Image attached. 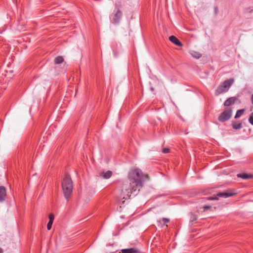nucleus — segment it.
Masks as SVG:
<instances>
[{
  "instance_id": "f03ea898",
  "label": "nucleus",
  "mask_w": 253,
  "mask_h": 253,
  "mask_svg": "<svg viewBox=\"0 0 253 253\" xmlns=\"http://www.w3.org/2000/svg\"><path fill=\"white\" fill-rule=\"evenodd\" d=\"M62 188L65 198L69 200L73 191V182L69 175H65L62 183Z\"/></svg>"
},
{
  "instance_id": "9b49d317",
  "label": "nucleus",
  "mask_w": 253,
  "mask_h": 253,
  "mask_svg": "<svg viewBox=\"0 0 253 253\" xmlns=\"http://www.w3.org/2000/svg\"><path fill=\"white\" fill-rule=\"evenodd\" d=\"M236 100V98L235 97H230L228 99H227L224 103V105L225 106H229L231 104H233L235 100Z\"/></svg>"
},
{
  "instance_id": "20e7f679",
  "label": "nucleus",
  "mask_w": 253,
  "mask_h": 253,
  "mask_svg": "<svg viewBox=\"0 0 253 253\" xmlns=\"http://www.w3.org/2000/svg\"><path fill=\"white\" fill-rule=\"evenodd\" d=\"M232 115V110L230 109L225 110L218 117L220 122H224L229 120Z\"/></svg>"
},
{
  "instance_id": "1a4fd4ad",
  "label": "nucleus",
  "mask_w": 253,
  "mask_h": 253,
  "mask_svg": "<svg viewBox=\"0 0 253 253\" xmlns=\"http://www.w3.org/2000/svg\"><path fill=\"white\" fill-rule=\"evenodd\" d=\"M138 250L136 248L122 249L119 253H138Z\"/></svg>"
},
{
  "instance_id": "dca6fc26",
  "label": "nucleus",
  "mask_w": 253,
  "mask_h": 253,
  "mask_svg": "<svg viewBox=\"0 0 253 253\" xmlns=\"http://www.w3.org/2000/svg\"><path fill=\"white\" fill-rule=\"evenodd\" d=\"M233 127L234 129H238L242 127V124L241 123H234L233 124Z\"/></svg>"
},
{
  "instance_id": "6e6552de",
  "label": "nucleus",
  "mask_w": 253,
  "mask_h": 253,
  "mask_svg": "<svg viewBox=\"0 0 253 253\" xmlns=\"http://www.w3.org/2000/svg\"><path fill=\"white\" fill-rule=\"evenodd\" d=\"M169 40L170 42L177 46H182L183 45L182 43L174 36H170L169 37Z\"/></svg>"
},
{
  "instance_id": "f8f14e48",
  "label": "nucleus",
  "mask_w": 253,
  "mask_h": 253,
  "mask_svg": "<svg viewBox=\"0 0 253 253\" xmlns=\"http://www.w3.org/2000/svg\"><path fill=\"white\" fill-rule=\"evenodd\" d=\"M237 176L238 177H240V178H242L245 179L252 178L253 177V175L252 174H247V173L238 174Z\"/></svg>"
},
{
  "instance_id": "6ab92c4d",
  "label": "nucleus",
  "mask_w": 253,
  "mask_h": 253,
  "mask_svg": "<svg viewBox=\"0 0 253 253\" xmlns=\"http://www.w3.org/2000/svg\"><path fill=\"white\" fill-rule=\"evenodd\" d=\"M52 223H53V222H51V221H49L48 223H47V228L48 230H49L51 229Z\"/></svg>"
},
{
  "instance_id": "aec40b11",
  "label": "nucleus",
  "mask_w": 253,
  "mask_h": 253,
  "mask_svg": "<svg viewBox=\"0 0 253 253\" xmlns=\"http://www.w3.org/2000/svg\"><path fill=\"white\" fill-rule=\"evenodd\" d=\"M49 221L53 222L54 220V215L53 214H50L49 215Z\"/></svg>"
},
{
  "instance_id": "a211bd4d",
  "label": "nucleus",
  "mask_w": 253,
  "mask_h": 253,
  "mask_svg": "<svg viewBox=\"0 0 253 253\" xmlns=\"http://www.w3.org/2000/svg\"><path fill=\"white\" fill-rule=\"evenodd\" d=\"M197 219V217L196 215H194V214H192L191 215V218H190V221L191 222H193L194 221H196Z\"/></svg>"
},
{
  "instance_id": "4468645a",
  "label": "nucleus",
  "mask_w": 253,
  "mask_h": 253,
  "mask_svg": "<svg viewBox=\"0 0 253 253\" xmlns=\"http://www.w3.org/2000/svg\"><path fill=\"white\" fill-rule=\"evenodd\" d=\"M245 111V109H241L238 110L235 115V118L236 119L239 118L244 113Z\"/></svg>"
},
{
  "instance_id": "423d86ee",
  "label": "nucleus",
  "mask_w": 253,
  "mask_h": 253,
  "mask_svg": "<svg viewBox=\"0 0 253 253\" xmlns=\"http://www.w3.org/2000/svg\"><path fill=\"white\" fill-rule=\"evenodd\" d=\"M6 197V190L4 186H0V203L4 202Z\"/></svg>"
},
{
  "instance_id": "2eb2a0df",
  "label": "nucleus",
  "mask_w": 253,
  "mask_h": 253,
  "mask_svg": "<svg viewBox=\"0 0 253 253\" xmlns=\"http://www.w3.org/2000/svg\"><path fill=\"white\" fill-rule=\"evenodd\" d=\"M63 61V58L62 56H58L54 59V62L55 64H60Z\"/></svg>"
},
{
  "instance_id": "39448f33",
  "label": "nucleus",
  "mask_w": 253,
  "mask_h": 253,
  "mask_svg": "<svg viewBox=\"0 0 253 253\" xmlns=\"http://www.w3.org/2000/svg\"><path fill=\"white\" fill-rule=\"evenodd\" d=\"M234 195L233 193L229 191H225L223 192H220L218 193L216 196H214L211 198V200H217L218 197L227 198L231 197Z\"/></svg>"
},
{
  "instance_id": "393cba45",
  "label": "nucleus",
  "mask_w": 253,
  "mask_h": 253,
  "mask_svg": "<svg viewBox=\"0 0 253 253\" xmlns=\"http://www.w3.org/2000/svg\"><path fill=\"white\" fill-rule=\"evenodd\" d=\"M251 100H252V103L253 104V94L252 95V97H251Z\"/></svg>"
},
{
  "instance_id": "5701e85b",
  "label": "nucleus",
  "mask_w": 253,
  "mask_h": 253,
  "mask_svg": "<svg viewBox=\"0 0 253 253\" xmlns=\"http://www.w3.org/2000/svg\"><path fill=\"white\" fill-rule=\"evenodd\" d=\"M204 209L205 210H209L211 208V207L210 206H205L204 207H203Z\"/></svg>"
},
{
  "instance_id": "f3484780",
  "label": "nucleus",
  "mask_w": 253,
  "mask_h": 253,
  "mask_svg": "<svg viewBox=\"0 0 253 253\" xmlns=\"http://www.w3.org/2000/svg\"><path fill=\"white\" fill-rule=\"evenodd\" d=\"M249 122L253 125V112L252 113L249 119Z\"/></svg>"
},
{
  "instance_id": "f257e3e1",
  "label": "nucleus",
  "mask_w": 253,
  "mask_h": 253,
  "mask_svg": "<svg viewBox=\"0 0 253 253\" xmlns=\"http://www.w3.org/2000/svg\"><path fill=\"white\" fill-rule=\"evenodd\" d=\"M129 183H124L121 187V192L124 195L123 199H126L130 196L131 193L139 190L145 179H149L148 174H143L138 169H132L128 175Z\"/></svg>"
},
{
  "instance_id": "9d476101",
  "label": "nucleus",
  "mask_w": 253,
  "mask_h": 253,
  "mask_svg": "<svg viewBox=\"0 0 253 253\" xmlns=\"http://www.w3.org/2000/svg\"><path fill=\"white\" fill-rule=\"evenodd\" d=\"M112 173L110 170H108L106 172H102L100 173V175L104 179H108L112 176Z\"/></svg>"
},
{
  "instance_id": "412c9836",
  "label": "nucleus",
  "mask_w": 253,
  "mask_h": 253,
  "mask_svg": "<svg viewBox=\"0 0 253 253\" xmlns=\"http://www.w3.org/2000/svg\"><path fill=\"white\" fill-rule=\"evenodd\" d=\"M163 221L164 222V224L165 225L166 223L169 222V219L167 218H163Z\"/></svg>"
},
{
  "instance_id": "7ed1b4c3",
  "label": "nucleus",
  "mask_w": 253,
  "mask_h": 253,
  "mask_svg": "<svg viewBox=\"0 0 253 253\" xmlns=\"http://www.w3.org/2000/svg\"><path fill=\"white\" fill-rule=\"evenodd\" d=\"M234 82V80L233 79H230L225 81L216 89L215 91V95L217 96L222 93L227 91Z\"/></svg>"
},
{
  "instance_id": "4be33fe9",
  "label": "nucleus",
  "mask_w": 253,
  "mask_h": 253,
  "mask_svg": "<svg viewBox=\"0 0 253 253\" xmlns=\"http://www.w3.org/2000/svg\"><path fill=\"white\" fill-rule=\"evenodd\" d=\"M162 151L164 153H168L169 152L170 149L169 148H164Z\"/></svg>"
},
{
  "instance_id": "b1692460",
  "label": "nucleus",
  "mask_w": 253,
  "mask_h": 253,
  "mask_svg": "<svg viewBox=\"0 0 253 253\" xmlns=\"http://www.w3.org/2000/svg\"><path fill=\"white\" fill-rule=\"evenodd\" d=\"M154 89H155L152 86H151V87H150L151 91H154Z\"/></svg>"
},
{
  "instance_id": "a878e982",
  "label": "nucleus",
  "mask_w": 253,
  "mask_h": 253,
  "mask_svg": "<svg viewBox=\"0 0 253 253\" xmlns=\"http://www.w3.org/2000/svg\"><path fill=\"white\" fill-rule=\"evenodd\" d=\"M2 250L0 248V253H2Z\"/></svg>"
},
{
  "instance_id": "ddd939ff",
  "label": "nucleus",
  "mask_w": 253,
  "mask_h": 253,
  "mask_svg": "<svg viewBox=\"0 0 253 253\" xmlns=\"http://www.w3.org/2000/svg\"><path fill=\"white\" fill-rule=\"evenodd\" d=\"M190 53L193 57L195 58L196 59L200 58L202 56L201 54L199 52L193 50L191 51L190 52Z\"/></svg>"
},
{
  "instance_id": "0eeeda50",
  "label": "nucleus",
  "mask_w": 253,
  "mask_h": 253,
  "mask_svg": "<svg viewBox=\"0 0 253 253\" xmlns=\"http://www.w3.org/2000/svg\"><path fill=\"white\" fill-rule=\"evenodd\" d=\"M122 16V12L121 10H118L116 13L115 14L113 18V23L114 24H118L120 19Z\"/></svg>"
}]
</instances>
